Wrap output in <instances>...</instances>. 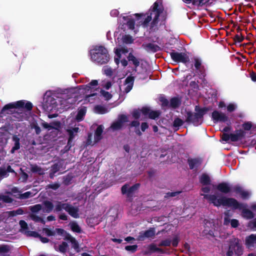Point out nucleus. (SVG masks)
<instances>
[{"label":"nucleus","mask_w":256,"mask_h":256,"mask_svg":"<svg viewBox=\"0 0 256 256\" xmlns=\"http://www.w3.org/2000/svg\"><path fill=\"white\" fill-rule=\"evenodd\" d=\"M202 195L208 200L210 204H212L215 206L220 207L222 206L232 207L234 210H241L242 216L248 220L252 219L254 217V213L247 208V204L240 202L234 198H228L222 195L208 194Z\"/></svg>","instance_id":"obj_1"},{"label":"nucleus","mask_w":256,"mask_h":256,"mask_svg":"<svg viewBox=\"0 0 256 256\" xmlns=\"http://www.w3.org/2000/svg\"><path fill=\"white\" fill-rule=\"evenodd\" d=\"M164 11L162 0H157L154 2L148 10V16L142 22L144 26H147L152 20V16L154 15V18L151 22V26L154 27L157 25L160 14Z\"/></svg>","instance_id":"obj_2"},{"label":"nucleus","mask_w":256,"mask_h":256,"mask_svg":"<svg viewBox=\"0 0 256 256\" xmlns=\"http://www.w3.org/2000/svg\"><path fill=\"white\" fill-rule=\"evenodd\" d=\"M194 110L196 112H193L190 110L186 111L185 121L188 123L192 124L194 126H198L202 124L204 116L210 110V108L209 107L200 108L196 106Z\"/></svg>","instance_id":"obj_3"},{"label":"nucleus","mask_w":256,"mask_h":256,"mask_svg":"<svg viewBox=\"0 0 256 256\" xmlns=\"http://www.w3.org/2000/svg\"><path fill=\"white\" fill-rule=\"evenodd\" d=\"M91 52L92 60L101 64H106L110 60V55L108 50L102 46H96Z\"/></svg>","instance_id":"obj_4"},{"label":"nucleus","mask_w":256,"mask_h":256,"mask_svg":"<svg viewBox=\"0 0 256 256\" xmlns=\"http://www.w3.org/2000/svg\"><path fill=\"white\" fill-rule=\"evenodd\" d=\"M32 104L30 102H27L26 103L25 100H20L14 102H11L5 105L0 112V114H4L7 110H10L13 108H25L28 111H30L32 109Z\"/></svg>","instance_id":"obj_5"},{"label":"nucleus","mask_w":256,"mask_h":256,"mask_svg":"<svg viewBox=\"0 0 256 256\" xmlns=\"http://www.w3.org/2000/svg\"><path fill=\"white\" fill-rule=\"evenodd\" d=\"M244 136V132L242 130H236L234 134L223 133L221 138L223 141L226 142H228L230 140L232 142H236L242 139Z\"/></svg>","instance_id":"obj_6"},{"label":"nucleus","mask_w":256,"mask_h":256,"mask_svg":"<svg viewBox=\"0 0 256 256\" xmlns=\"http://www.w3.org/2000/svg\"><path fill=\"white\" fill-rule=\"evenodd\" d=\"M212 118L214 123L221 122H226L228 124H230L229 118L226 114L216 110L212 112Z\"/></svg>","instance_id":"obj_7"},{"label":"nucleus","mask_w":256,"mask_h":256,"mask_svg":"<svg viewBox=\"0 0 256 256\" xmlns=\"http://www.w3.org/2000/svg\"><path fill=\"white\" fill-rule=\"evenodd\" d=\"M170 56L172 59L176 62H181L186 64L190 61L188 56L184 52H178L173 50L170 52Z\"/></svg>","instance_id":"obj_8"},{"label":"nucleus","mask_w":256,"mask_h":256,"mask_svg":"<svg viewBox=\"0 0 256 256\" xmlns=\"http://www.w3.org/2000/svg\"><path fill=\"white\" fill-rule=\"evenodd\" d=\"M187 162L190 170L197 172L200 168L203 162V158L200 156L190 158L188 159Z\"/></svg>","instance_id":"obj_9"},{"label":"nucleus","mask_w":256,"mask_h":256,"mask_svg":"<svg viewBox=\"0 0 256 256\" xmlns=\"http://www.w3.org/2000/svg\"><path fill=\"white\" fill-rule=\"evenodd\" d=\"M140 186V184H136L130 186L128 184H125L122 186L121 191L122 194H126L127 197H130Z\"/></svg>","instance_id":"obj_10"},{"label":"nucleus","mask_w":256,"mask_h":256,"mask_svg":"<svg viewBox=\"0 0 256 256\" xmlns=\"http://www.w3.org/2000/svg\"><path fill=\"white\" fill-rule=\"evenodd\" d=\"M128 121V118L124 114H120L118 116V120L114 122L110 126L113 130H118L122 129L124 122Z\"/></svg>","instance_id":"obj_11"},{"label":"nucleus","mask_w":256,"mask_h":256,"mask_svg":"<svg viewBox=\"0 0 256 256\" xmlns=\"http://www.w3.org/2000/svg\"><path fill=\"white\" fill-rule=\"evenodd\" d=\"M142 114L152 120L158 118L160 115V112L159 110H152L148 107H142L141 109Z\"/></svg>","instance_id":"obj_12"},{"label":"nucleus","mask_w":256,"mask_h":256,"mask_svg":"<svg viewBox=\"0 0 256 256\" xmlns=\"http://www.w3.org/2000/svg\"><path fill=\"white\" fill-rule=\"evenodd\" d=\"M156 231L154 228H150L145 231H142L139 233L137 240L139 241H144L146 238H152L155 236Z\"/></svg>","instance_id":"obj_13"},{"label":"nucleus","mask_w":256,"mask_h":256,"mask_svg":"<svg viewBox=\"0 0 256 256\" xmlns=\"http://www.w3.org/2000/svg\"><path fill=\"white\" fill-rule=\"evenodd\" d=\"M230 244L232 245L233 250L236 255L240 256L242 254L243 249L238 238H234L233 240L230 241Z\"/></svg>","instance_id":"obj_14"},{"label":"nucleus","mask_w":256,"mask_h":256,"mask_svg":"<svg viewBox=\"0 0 256 256\" xmlns=\"http://www.w3.org/2000/svg\"><path fill=\"white\" fill-rule=\"evenodd\" d=\"M134 82V77L132 76H128L125 80L124 84L126 85L124 88V92L127 94L132 88Z\"/></svg>","instance_id":"obj_15"},{"label":"nucleus","mask_w":256,"mask_h":256,"mask_svg":"<svg viewBox=\"0 0 256 256\" xmlns=\"http://www.w3.org/2000/svg\"><path fill=\"white\" fill-rule=\"evenodd\" d=\"M245 244L248 248H251L256 246V234H251L246 236L245 240Z\"/></svg>","instance_id":"obj_16"},{"label":"nucleus","mask_w":256,"mask_h":256,"mask_svg":"<svg viewBox=\"0 0 256 256\" xmlns=\"http://www.w3.org/2000/svg\"><path fill=\"white\" fill-rule=\"evenodd\" d=\"M216 189L224 194H228L232 192V188L229 184L226 182L219 183L216 186Z\"/></svg>","instance_id":"obj_17"},{"label":"nucleus","mask_w":256,"mask_h":256,"mask_svg":"<svg viewBox=\"0 0 256 256\" xmlns=\"http://www.w3.org/2000/svg\"><path fill=\"white\" fill-rule=\"evenodd\" d=\"M79 210L78 208L74 207L72 206L70 204L68 203L67 208L66 209V212H68V214L73 217L74 218H78L79 214H78Z\"/></svg>","instance_id":"obj_18"},{"label":"nucleus","mask_w":256,"mask_h":256,"mask_svg":"<svg viewBox=\"0 0 256 256\" xmlns=\"http://www.w3.org/2000/svg\"><path fill=\"white\" fill-rule=\"evenodd\" d=\"M8 172L16 173L10 165H8L6 168L4 166L0 167V178H4L8 177L9 176Z\"/></svg>","instance_id":"obj_19"},{"label":"nucleus","mask_w":256,"mask_h":256,"mask_svg":"<svg viewBox=\"0 0 256 256\" xmlns=\"http://www.w3.org/2000/svg\"><path fill=\"white\" fill-rule=\"evenodd\" d=\"M143 46L148 52L154 53L160 50V48L158 45L152 43L143 44Z\"/></svg>","instance_id":"obj_20"},{"label":"nucleus","mask_w":256,"mask_h":256,"mask_svg":"<svg viewBox=\"0 0 256 256\" xmlns=\"http://www.w3.org/2000/svg\"><path fill=\"white\" fill-rule=\"evenodd\" d=\"M200 182L203 186H208L211 184L210 176L206 174H202L199 178Z\"/></svg>","instance_id":"obj_21"},{"label":"nucleus","mask_w":256,"mask_h":256,"mask_svg":"<svg viewBox=\"0 0 256 256\" xmlns=\"http://www.w3.org/2000/svg\"><path fill=\"white\" fill-rule=\"evenodd\" d=\"M181 98L174 96L170 98V107L172 108H176L180 106L181 104Z\"/></svg>","instance_id":"obj_22"},{"label":"nucleus","mask_w":256,"mask_h":256,"mask_svg":"<svg viewBox=\"0 0 256 256\" xmlns=\"http://www.w3.org/2000/svg\"><path fill=\"white\" fill-rule=\"evenodd\" d=\"M12 140L14 142V146L10 150V152L14 154L16 150L20 148V139L17 135H14L12 137Z\"/></svg>","instance_id":"obj_23"},{"label":"nucleus","mask_w":256,"mask_h":256,"mask_svg":"<svg viewBox=\"0 0 256 256\" xmlns=\"http://www.w3.org/2000/svg\"><path fill=\"white\" fill-rule=\"evenodd\" d=\"M98 81L97 80H94L86 85L82 86L84 87V90L86 92H88L90 90V92H92V90L94 89L95 87L98 86Z\"/></svg>","instance_id":"obj_24"},{"label":"nucleus","mask_w":256,"mask_h":256,"mask_svg":"<svg viewBox=\"0 0 256 256\" xmlns=\"http://www.w3.org/2000/svg\"><path fill=\"white\" fill-rule=\"evenodd\" d=\"M128 61L132 62L135 68H136L140 65L139 60L134 56L132 52H130L128 56H127Z\"/></svg>","instance_id":"obj_25"},{"label":"nucleus","mask_w":256,"mask_h":256,"mask_svg":"<svg viewBox=\"0 0 256 256\" xmlns=\"http://www.w3.org/2000/svg\"><path fill=\"white\" fill-rule=\"evenodd\" d=\"M104 127L102 125L98 126L94 133V140L96 142L100 140L102 138V133L103 132Z\"/></svg>","instance_id":"obj_26"},{"label":"nucleus","mask_w":256,"mask_h":256,"mask_svg":"<svg viewBox=\"0 0 256 256\" xmlns=\"http://www.w3.org/2000/svg\"><path fill=\"white\" fill-rule=\"evenodd\" d=\"M68 204V203H63L60 201H56L54 211L56 212H60L62 210H64L66 211Z\"/></svg>","instance_id":"obj_27"},{"label":"nucleus","mask_w":256,"mask_h":256,"mask_svg":"<svg viewBox=\"0 0 256 256\" xmlns=\"http://www.w3.org/2000/svg\"><path fill=\"white\" fill-rule=\"evenodd\" d=\"M43 205L44 206L43 211L44 212L50 213L54 209L53 204L49 200H44L43 202Z\"/></svg>","instance_id":"obj_28"},{"label":"nucleus","mask_w":256,"mask_h":256,"mask_svg":"<svg viewBox=\"0 0 256 256\" xmlns=\"http://www.w3.org/2000/svg\"><path fill=\"white\" fill-rule=\"evenodd\" d=\"M123 19L126 20V25L130 30H134V28L135 22L132 18H128V16H123Z\"/></svg>","instance_id":"obj_29"},{"label":"nucleus","mask_w":256,"mask_h":256,"mask_svg":"<svg viewBox=\"0 0 256 256\" xmlns=\"http://www.w3.org/2000/svg\"><path fill=\"white\" fill-rule=\"evenodd\" d=\"M79 130V128L78 127H75L72 128V129H68L67 130V132L68 134V138L70 140H74V136L77 134Z\"/></svg>","instance_id":"obj_30"},{"label":"nucleus","mask_w":256,"mask_h":256,"mask_svg":"<svg viewBox=\"0 0 256 256\" xmlns=\"http://www.w3.org/2000/svg\"><path fill=\"white\" fill-rule=\"evenodd\" d=\"M68 247V244L65 242H62V243L59 245L58 248L56 247H55L54 248L56 250L64 254L66 252Z\"/></svg>","instance_id":"obj_31"},{"label":"nucleus","mask_w":256,"mask_h":256,"mask_svg":"<svg viewBox=\"0 0 256 256\" xmlns=\"http://www.w3.org/2000/svg\"><path fill=\"white\" fill-rule=\"evenodd\" d=\"M72 230L74 232L80 233L81 228L79 225L75 222H72L70 224Z\"/></svg>","instance_id":"obj_32"},{"label":"nucleus","mask_w":256,"mask_h":256,"mask_svg":"<svg viewBox=\"0 0 256 256\" xmlns=\"http://www.w3.org/2000/svg\"><path fill=\"white\" fill-rule=\"evenodd\" d=\"M157 246L155 244L152 243L148 246V250L144 252L145 254H150L156 252Z\"/></svg>","instance_id":"obj_33"},{"label":"nucleus","mask_w":256,"mask_h":256,"mask_svg":"<svg viewBox=\"0 0 256 256\" xmlns=\"http://www.w3.org/2000/svg\"><path fill=\"white\" fill-rule=\"evenodd\" d=\"M30 218L34 222H40L43 224H45L44 220L41 217H40L35 214H30Z\"/></svg>","instance_id":"obj_34"},{"label":"nucleus","mask_w":256,"mask_h":256,"mask_svg":"<svg viewBox=\"0 0 256 256\" xmlns=\"http://www.w3.org/2000/svg\"><path fill=\"white\" fill-rule=\"evenodd\" d=\"M159 100L161 102L162 108L170 107V102L164 96H162L159 98Z\"/></svg>","instance_id":"obj_35"},{"label":"nucleus","mask_w":256,"mask_h":256,"mask_svg":"<svg viewBox=\"0 0 256 256\" xmlns=\"http://www.w3.org/2000/svg\"><path fill=\"white\" fill-rule=\"evenodd\" d=\"M86 111L84 109H80V110H79L76 116V120L78 122L82 120L84 118V116L86 114Z\"/></svg>","instance_id":"obj_36"},{"label":"nucleus","mask_w":256,"mask_h":256,"mask_svg":"<svg viewBox=\"0 0 256 256\" xmlns=\"http://www.w3.org/2000/svg\"><path fill=\"white\" fill-rule=\"evenodd\" d=\"M95 110L100 114H104L107 112V109L104 106L100 105H97L94 107Z\"/></svg>","instance_id":"obj_37"},{"label":"nucleus","mask_w":256,"mask_h":256,"mask_svg":"<svg viewBox=\"0 0 256 256\" xmlns=\"http://www.w3.org/2000/svg\"><path fill=\"white\" fill-rule=\"evenodd\" d=\"M122 41L125 44H130L133 42L134 40L130 35L126 34L122 37Z\"/></svg>","instance_id":"obj_38"},{"label":"nucleus","mask_w":256,"mask_h":256,"mask_svg":"<svg viewBox=\"0 0 256 256\" xmlns=\"http://www.w3.org/2000/svg\"><path fill=\"white\" fill-rule=\"evenodd\" d=\"M42 208V206L40 204H36L30 207V210L32 213H37Z\"/></svg>","instance_id":"obj_39"},{"label":"nucleus","mask_w":256,"mask_h":256,"mask_svg":"<svg viewBox=\"0 0 256 256\" xmlns=\"http://www.w3.org/2000/svg\"><path fill=\"white\" fill-rule=\"evenodd\" d=\"M184 122V121L182 119L179 118H176L174 120L172 126L174 127L178 128L181 126L183 124Z\"/></svg>","instance_id":"obj_40"},{"label":"nucleus","mask_w":256,"mask_h":256,"mask_svg":"<svg viewBox=\"0 0 256 256\" xmlns=\"http://www.w3.org/2000/svg\"><path fill=\"white\" fill-rule=\"evenodd\" d=\"M0 200H2L6 203H11L13 201V199L8 196L0 194Z\"/></svg>","instance_id":"obj_41"},{"label":"nucleus","mask_w":256,"mask_h":256,"mask_svg":"<svg viewBox=\"0 0 256 256\" xmlns=\"http://www.w3.org/2000/svg\"><path fill=\"white\" fill-rule=\"evenodd\" d=\"M24 234L28 236H32L34 238H38L40 236V234L36 232L26 230L24 232Z\"/></svg>","instance_id":"obj_42"},{"label":"nucleus","mask_w":256,"mask_h":256,"mask_svg":"<svg viewBox=\"0 0 256 256\" xmlns=\"http://www.w3.org/2000/svg\"><path fill=\"white\" fill-rule=\"evenodd\" d=\"M100 92L101 94L105 98L106 100H109L112 98V94L108 92H106L100 89Z\"/></svg>","instance_id":"obj_43"},{"label":"nucleus","mask_w":256,"mask_h":256,"mask_svg":"<svg viewBox=\"0 0 256 256\" xmlns=\"http://www.w3.org/2000/svg\"><path fill=\"white\" fill-rule=\"evenodd\" d=\"M70 242L72 244V248H74L76 252H80V248L79 244L76 238L74 239Z\"/></svg>","instance_id":"obj_44"},{"label":"nucleus","mask_w":256,"mask_h":256,"mask_svg":"<svg viewBox=\"0 0 256 256\" xmlns=\"http://www.w3.org/2000/svg\"><path fill=\"white\" fill-rule=\"evenodd\" d=\"M171 244V240L166 239L162 240L158 244L159 246H169Z\"/></svg>","instance_id":"obj_45"},{"label":"nucleus","mask_w":256,"mask_h":256,"mask_svg":"<svg viewBox=\"0 0 256 256\" xmlns=\"http://www.w3.org/2000/svg\"><path fill=\"white\" fill-rule=\"evenodd\" d=\"M32 193L30 192H26L24 194H18V198L20 199H26L32 196Z\"/></svg>","instance_id":"obj_46"},{"label":"nucleus","mask_w":256,"mask_h":256,"mask_svg":"<svg viewBox=\"0 0 256 256\" xmlns=\"http://www.w3.org/2000/svg\"><path fill=\"white\" fill-rule=\"evenodd\" d=\"M138 249V246L136 244L132 246H127L125 247V250L128 252H130L132 253L135 252Z\"/></svg>","instance_id":"obj_47"},{"label":"nucleus","mask_w":256,"mask_h":256,"mask_svg":"<svg viewBox=\"0 0 256 256\" xmlns=\"http://www.w3.org/2000/svg\"><path fill=\"white\" fill-rule=\"evenodd\" d=\"M182 192V191H176L174 192H168L164 196L165 198H168L170 197H174L180 194Z\"/></svg>","instance_id":"obj_48"},{"label":"nucleus","mask_w":256,"mask_h":256,"mask_svg":"<svg viewBox=\"0 0 256 256\" xmlns=\"http://www.w3.org/2000/svg\"><path fill=\"white\" fill-rule=\"evenodd\" d=\"M42 232H44L46 234V235L48 236H54L56 234V232L54 231H52L51 230L46 228H43Z\"/></svg>","instance_id":"obj_49"},{"label":"nucleus","mask_w":256,"mask_h":256,"mask_svg":"<svg viewBox=\"0 0 256 256\" xmlns=\"http://www.w3.org/2000/svg\"><path fill=\"white\" fill-rule=\"evenodd\" d=\"M237 108V106L233 103H230L226 107L227 111L228 112H234Z\"/></svg>","instance_id":"obj_50"},{"label":"nucleus","mask_w":256,"mask_h":256,"mask_svg":"<svg viewBox=\"0 0 256 256\" xmlns=\"http://www.w3.org/2000/svg\"><path fill=\"white\" fill-rule=\"evenodd\" d=\"M51 126L50 129H55L56 130H58L60 128L61 124L59 121H56L50 123Z\"/></svg>","instance_id":"obj_51"},{"label":"nucleus","mask_w":256,"mask_h":256,"mask_svg":"<svg viewBox=\"0 0 256 256\" xmlns=\"http://www.w3.org/2000/svg\"><path fill=\"white\" fill-rule=\"evenodd\" d=\"M252 124L250 122H244L242 124V128L244 129L245 130H250L252 128Z\"/></svg>","instance_id":"obj_52"},{"label":"nucleus","mask_w":256,"mask_h":256,"mask_svg":"<svg viewBox=\"0 0 256 256\" xmlns=\"http://www.w3.org/2000/svg\"><path fill=\"white\" fill-rule=\"evenodd\" d=\"M10 250V247L8 245H2L0 246V254L8 253Z\"/></svg>","instance_id":"obj_53"},{"label":"nucleus","mask_w":256,"mask_h":256,"mask_svg":"<svg viewBox=\"0 0 256 256\" xmlns=\"http://www.w3.org/2000/svg\"><path fill=\"white\" fill-rule=\"evenodd\" d=\"M224 224L227 226L228 225L230 222V220L229 218L230 215H229V212H226L224 213Z\"/></svg>","instance_id":"obj_54"},{"label":"nucleus","mask_w":256,"mask_h":256,"mask_svg":"<svg viewBox=\"0 0 256 256\" xmlns=\"http://www.w3.org/2000/svg\"><path fill=\"white\" fill-rule=\"evenodd\" d=\"M19 224L22 230H24V232L26 230H28V224L24 220H20L19 222Z\"/></svg>","instance_id":"obj_55"},{"label":"nucleus","mask_w":256,"mask_h":256,"mask_svg":"<svg viewBox=\"0 0 256 256\" xmlns=\"http://www.w3.org/2000/svg\"><path fill=\"white\" fill-rule=\"evenodd\" d=\"M141 113V110H134L132 112V117L135 119L138 120L140 118Z\"/></svg>","instance_id":"obj_56"},{"label":"nucleus","mask_w":256,"mask_h":256,"mask_svg":"<svg viewBox=\"0 0 256 256\" xmlns=\"http://www.w3.org/2000/svg\"><path fill=\"white\" fill-rule=\"evenodd\" d=\"M232 190L233 191L237 194H240L243 190L242 187L238 184L234 186L232 188Z\"/></svg>","instance_id":"obj_57"},{"label":"nucleus","mask_w":256,"mask_h":256,"mask_svg":"<svg viewBox=\"0 0 256 256\" xmlns=\"http://www.w3.org/2000/svg\"><path fill=\"white\" fill-rule=\"evenodd\" d=\"M244 39V38L242 34L240 35L236 34L234 38V40L235 41V42H242Z\"/></svg>","instance_id":"obj_58"},{"label":"nucleus","mask_w":256,"mask_h":256,"mask_svg":"<svg viewBox=\"0 0 256 256\" xmlns=\"http://www.w3.org/2000/svg\"><path fill=\"white\" fill-rule=\"evenodd\" d=\"M60 169V166L58 163H56L52 166V171L54 174L57 172Z\"/></svg>","instance_id":"obj_59"},{"label":"nucleus","mask_w":256,"mask_h":256,"mask_svg":"<svg viewBox=\"0 0 256 256\" xmlns=\"http://www.w3.org/2000/svg\"><path fill=\"white\" fill-rule=\"evenodd\" d=\"M194 66L196 70H198L200 69V68L202 65L201 60L198 58H194Z\"/></svg>","instance_id":"obj_60"},{"label":"nucleus","mask_w":256,"mask_h":256,"mask_svg":"<svg viewBox=\"0 0 256 256\" xmlns=\"http://www.w3.org/2000/svg\"><path fill=\"white\" fill-rule=\"evenodd\" d=\"M230 225L232 228H236L239 225V222L236 219H232L230 220Z\"/></svg>","instance_id":"obj_61"},{"label":"nucleus","mask_w":256,"mask_h":256,"mask_svg":"<svg viewBox=\"0 0 256 256\" xmlns=\"http://www.w3.org/2000/svg\"><path fill=\"white\" fill-rule=\"evenodd\" d=\"M240 194V195L241 196V198L244 199V200H245V199H248L249 197V193L247 191H245L243 190L242 191V192H241Z\"/></svg>","instance_id":"obj_62"},{"label":"nucleus","mask_w":256,"mask_h":256,"mask_svg":"<svg viewBox=\"0 0 256 256\" xmlns=\"http://www.w3.org/2000/svg\"><path fill=\"white\" fill-rule=\"evenodd\" d=\"M64 240H66L70 241L71 242L75 238L72 236L69 233L66 232L65 234H64Z\"/></svg>","instance_id":"obj_63"},{"label":"nucleus","mask_w":256,"mask_h":256,"mask_svg":"<svg viewBox=\"0 0 256 256\" xmlns=\"http://www.w3.org/2000/svg\"><path fill=\"white\" fill-rule=\"evenodd\" d=\"M234 250L232 245H229L228 250L226 253V256H232L234 254Z\"/></svg>","instance_id":"obj_64"}]
</instances>
